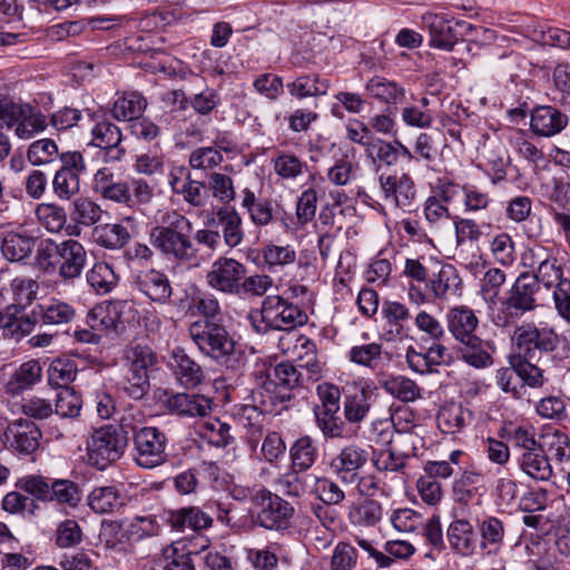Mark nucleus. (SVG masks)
<instances>
[{
  "instance_id": "11",
  "label": "nucleus",
  "mask_w": 570,
  "mask_h": 570,
  "mask_svg": "<svg viewBox=\"0 0 570 570\" xmlns=\"http://www.w3.org/2000/svg\"><path fill=\"white\" fill-rule=\"evenodd\" d=\"M247 273L244 263L236 258L219 256L209 266L205 274L206 285L220 294L236 296L240 287V279Z\"/></svg>"
},
{
  "instance_id": "38",
  "label": "nucleus",
  "mask_w": 570,
  "mask_h": 570,
  "mask_svg": "<svg viewBox=\"0 0 570 570\" xmlns=\"http://www.w3.org/2000/svg\"><path fill=\"white\" fill-rule=\"evenodd\" d=\"M42 376V368L38 361L30 360L22 363L10 376L4 386L7 394L12 396L19 395L26 390H29Z\"/></svg>"
},
{
  "instance_id": "1",
  "label": "nucleus",
  "mask_w": 570,
  "mask_h": 570,
  "mask_svg": "<svg viewBox=\"0 0 570 570\" xmlns=\"http://www.w3.org/2000/svg\"><path fill=\"white\" fill-rule=\"evenodd\" d=\"M149 240L168 261L187 264L197 258L198 249L193 242V223L177 210L163 215L161 225L151 228Z\"/></svg>"
},
{
  "instance_id": "16",
  "label": "nucleus",
  "mask_w": 570,
  "mask_h": 570,
  "mask_svg": "<svg viewBox=\"0 0 570 570\" xmlns=\"http://www.w3.org/2000/svg\"><path fill=\"white\" fill-rule=\"evenodd\" d=\"M255 376L259 386L268 393L276 387L293 390L311 382L306 380L304 372L289 362L268 367L265 363L257 365Z\"/></svg>"
},
{
  "instance_id": "36",
  "label": "nucleus",
  "mask_w": 570,
  "mask_h": 570,
  "mask_svg": "<svg viewBox=\"0 0 570 570\" xmlns=\"http://www.w3.org/2000/svg\"><path fill=\"white\" fill-rule=\"evenodd\" d=\"M296 366L305 371L306 380L315 382L321 375V365L316 356L315 344L304 335L296 336L294 345Z\"/></svg>"
},
{
  "instance_id": "9",
  "label": "nucleus",
  "mask_w": 570,
  "mask_h": 570,
  "mask_svg": "<svg viewBox=\"0 0 570 570\" xmlns=\"http://www.w3.org/2000/svg\"><path fill=\"white\" fill-rule=\"evenodd\" d=\"M258 509L257 521L267 530L283 531L291 527L295 509L285 499L267 489L257 490L252 497Z\"/></svg>"
},
{
  "instance_id": "5",
  "label": "nucleus",
  "mask_w": 570,
  "mask_h": 570,
  "mask_svg": "<svg viewBox=\"0 0 570 570\" xmlns=\"http://www.w3.org/2000/svg\"><path fill=\"white\" fill-rule=\"evenodd\" d=\"M21 490L42 502H57L76 508L81 501L79 485L68 479H51L41 475H28L19 481Z\"/></svg>"
},
{
  "instance_id": "20",
  "label": "nucleus",
  "mask_w": 570,
  "mask_h": 570,
  "mask_svg": "<svg viewBox=\"0 0 570 570\" xmlns=\"http://www.w3.org/2000/svg\"><path fill=\"white\" fill-rule=\"evenodd\" d=\"M88 255L85 246L72 238L61 242L57 273L63 283H72L79 278L87 264Z\"/></svg>"
},
{
  "instance_id": "22",
  "label": "nucleus",
  "mask_w": 570,
  "mask_h": 570,
  "mask_svg": "<svg viewBox=\"0 0 570 570\" xmlns=\"http://www.w3.org/2000/svg\"><path fill=\"white\" fill-rule=\"evenodd\" d=\"M91 188L102 199L126 205L131 203L129 183L119 179L108 168H100L96 171Z\"/></svg>"
},
{
  "instance_id": "51",
  "label": "nucleus",
  "mask_w": 570,
  "mask_h": 570,
  "mask_svg": "<svg viewBox=\"0 0 570 570\" xmlns=\"http://www.w3.org/2000/svg\"><path fill=\"white\" fill-rule=\"evenodd\" d=\"M102 213L100 205L86 196L75 198L69 208L70 219L76 225L85 227L97 224L101 219Z\"/></svg>"
},
{
  "instance_id": "44",
  "label": "nucleus",
  "mask_w": 570,
  "mask_h": 570,
  "mask_svg": "<svg viewBox=\"0 0 570 570\" xmlns=\"http://www.w3.org/2000/svg\"><path fill=\"white\" fill-rule=\"evenodd\" d=\"M36 244V238L26 234L9 232L1 242L3 257L12 263L22 262L28 258Z\"/></svg>"
},
{
  "instance_id": "49",
  "label": "nucleus",
  "mask_w": 570,
  "mask_h": 570,
  "mask_svg": "<svg viewBox=\"0 0 570 570\" xmlns=\"http://www.w3.org/2000/svg\"><path fill=\"white\" fill-rule=\"evenodd\" d=\"M340 407L314 409L316 426L326 439L347 436L345 419L338 415Z\"/></svg>"
},
{
  "instance_id": "15",
  "label": "nucleus",
  "mask_w": 570,
  "mask_h": 570,
  "mask_svg": "<svg viewBox=\"0 0 570 570\" xmlns=\"http://www.w3.org/2000/svg\"><path fill=\"white\" fill-rule=\"evenodd\" d=\"M267 308V322L274 331H292L307 323L306 312L297 304L281 295H268L264 298Z\"/></svg>"
},
{
  "instance_id": "54",
  "label": "nucleus",
  "mask_w": 570,
  "mask_h": 570,
  "mask_svg": "<svg viewBox=\"0 0 570 570\" xmlns=\"http://www.w3.org/2000/svg\"><path fill=\"white\" fill-rule=\"evenodd\" d=\"M120 322V313L112 303L95 305L87 314L88 326L97 332L116 330Z\"/></svg>"
},
{
  "instance_id": "34",
  "label": "nucleus",
  "mask_w": 570,
  "mask_h": 570,
  "mask_svg": "<svg viewBox=\"0 0 570 570\" xmlns=\"http://www.w3.org/2000/svg\"><path fill=\"white\" fill-rule=\"evenodd\" d=\"M274 400L268 396V400L263 399L259 405H243L237 412V419L242 426L248 431L249 442H257L258 436L263 431L264 412H273Z\"/></svg>"
},
{
  "instance_id": "53",
  "label": "nucleus",
  "mask_w": 570,
  "mask_h": 570,
  "mask_svg": "<svg viewBox=\"0 0 570 570\" xmlns=\"http://www.w3.org/2000/svg\"><path fill=\"white\" fill-rule=\"evenodd\" d=\"M367 94L385 104H401L405 98V89L393 80L373 77L366 83Z\"/></svg>"
},
{
  "instance_id": "47",
  "label": "nucleus",
  "mask_w": 570,
  "mask_h": 570,
  "mask_svg": "<svg viewBox=\"0 0 570 570\" xmlns=\"http://www.w3.org/2000/svg\"><path fill=\"white\" fill-rule=\"evenodd\" d=\"M291 96L297 99L318 97L327 94L330 83L327 79L321 78L317 73L302 75L294 81L286 85Z\"/></svg>"
},
{
  "instance_id": "23",
  "label": "nucleus",
  "mask_w": 570,
  "mask_h": 570,
  "mask_svg": "<svg viewBox=\"0 0 570 570\" xmlns=\"http://www.w3.org/2000/svg\"><path fill=\"white\" fill-rule=\"evenodd\" d=\"M212 400L196 393H171L165 400V407L174 415L204 417L212 411Z\"/></svg>"
},
{
  "instance_id": "3",
  "label": "nucleus",
  "mask_w": 570,
  "mask_h": 570,
  "mask_svg": "<svg viewBox=\"0 0 570 570\" xmlns=\"http://www.w3.org/2000/svg\"><path fill=\"white\" fill-rule=\"evenodd\" d=\"M73 305L62 298L50 296L41 299L31 311L32 322L27 318L0 315V326L16 338L29 333L36 323L45 326H62L76 318Z\"/></svg>"
},
{
  "instance_id": "12",
  "label": "nucleus",
  "mask_w": 570,
  "mask_h": 570,
  "mask_svg": "<svg viewBox=\"0 0 570 570\" xmlns=\"http://www.w3.org/2000/svg\"><path fill=\"white\" fill-rule=\"evenodd\" d=\"M377 396L376 386L367 381L353 383L343 389V414L346 424L360 428L368 417Z\"/></svg>"
},
{
  "instance_id": "43",
  "label": "nucleus",
  "mask_w": 570,
  "mask_h": 570,
  "mask_svg": "<svg viewBox=\"0 0 570 570\" xmlns=\"http://www.w3.org/2000/svg\"><path fill=\"white\" fill-rule=\"evenodd\" d=\"M406 358L410 367L420 373L432 371L433 366L448 365L452 360L449 350L440 343H433L423 354L407 353Z\"/></svg>"
},
{
  "instance_id": "33",
  "label": "nucleus",
  "mask_w": 570,
  "mask_h": 570,
  "mask_svg": "<svg viewBox=\"0 0 570 570\" xmlns=\"http://www.w3.org/2000/svg\"><path fill=\"white\" fill-rule=\"evenodd\" d=\"M379 382L387 394L403 403H413L422 399L423 389L405 375L389 374Z\"/></svg>"
},
{
  "instance_id": "48",
  "label": "nucleus",
  "mask_w": 570,
  "mask_h": 570,
  "mask_svg": "<svg viewBox=\"0 0 570 570\" xmlns=\"http://www.w3.org/2000/svg\"><path fill=\"white\" fill-rule=\"evenodd\" d=\"M383 517L382 504L374 499H364L348 508L350 522L358 527H374Z\"/></svg>"
},
{
  "instance_id": "45",
  "label": "nucleus",
  "mask_w": 570,
  "mask_h": 570,
  "mask_svg": "<svg viewBox=\"0 0 570 570\" xmlns=\"http://www.w3.org/2000/svg\"><path fill=\"white\" fill-rule=\"evenodd\" d=\"M125 365L128 372L148 374L157 363V355L146 344H129L124 352Z\"/></svg>"
},
{
  "instance_id": "30",
  "label": "nucleus",
  "mask_w": 570,
  "mask_h": 570,
  "mask_svg": "<svg viewBox=\"0 0 570 570\" xmlns=\"http://www.w3.org/2000/svg\"><path fill=\"white\" fill-rule=\"evenodd\" d=\"M446 538L450 548L458 554L468 557L474 553L478 538L473 525L464 519L453 520L448 527Z\"/></svg>"
},
{
  "instance_id": "24",
  "label": "nucleus",
  "mask_w": 570,
  "mask_h": 570,
  "mask_svg": "<svg viewBox=\"0 0 570 570\" xmlns=\"http://www.w3.org/2000/svg\"><path fill=\"white\" fill-rule=\"evenodd\" d=\"M446 324L449 332L460 343L478 342L475 331L479 320L474 312L468 306L460 305L450 308L446 313Z\"/></svg>"
},
{
  "instance_id": "62",
  "label": "nucleus",
  "mask_w": 570,
  "mask_h": 570,
  "mask_svg": "<svg viewBox=\"0 0 570 570\" xmlns=\"http://www.w3.org/2000/svg\"><path fill=\"white\" fill-rule=\"evenodd\" d=\"M173 190L181 195L184 200L195 207L204 206L206 203V187L207 184H203L197 180L189 178L181 180L180 178L174 177L170 180Z\"/></svg>"
},
{
  "instance_id": "17",
  "label": "nucleus",
  "mask_w": 570,
  "mask_h": 570,
  "mask_svg": "<svg viewBox=\"0 0 570 570\" xmlns=\"http://www.w3.org/2000/svg\"><path fill=\"white\" fill-rule=\"evenodd\" d=\"M379 184L383 199L403 210H411L416 197L413 179L407 174H393L379 176Z\"/></svg>"
},
{
  "instance_id": "60",
  "label": "nucleus",
  "mask_w": 570,
  "mask_h": 570,
  "mask_svg": "<svg viewBox=\"0 0 570 570\" xmlns=\"http://www.w3.org/2000/svg\"><path fill=\"white\" fill-rule=\"evenodd\" d=\"M60 247L61 242H56L51 238L41 240L35 255V266L37 269L48 275L55 273L59 265Z\"/></svg>"
},
{
  "instance_id": "37",
  "label": "nucleus",
  "mask_w": 570,
  "mask_h": 570,
  "mask_svg": "<svg viewBox=\"0 0 570 570\" xmlns=\"http://www.w3.org/2000/svg\"><path fill=\"white\" fill-rule=\"evenodd\" d=\"M518 464L524 474L535 481H548L553 474L549 456L544 453L542 446L534 451L521 453L518 458Z\"/></svg>"
},
{
  "instance_id": "40",
  "label": "nucleus",
  "mask_w": 570,
  "mask_h": 570,
  "mask_svg": "<svg viewBox=\"0 0 570 570\" xmlns=\"http://www.w3.org/2000/svg\"><path fill=\"white\" fill-rule=\"evenodd\" d=\"M146 106L147 101L141 94L125 91L117 94L111 112L118 120L134 121L142 115Z\"/></svg>"
},
{
  "instance_id": "25",
  "label": "nucleus",
  "mask_w": 570,
  "mask_h": 570,
  "mask_svg": "<svg viewBox=\"0 0 570 570\" xmlns=\"http://www.w3.org/2000/svg\"><path fill=\"white\" fill-rule=\"evenodd\" d=\"M169 366L177 382L186 389H194L205 380L203 367L181 347H175L170 352Z\"/></svg>"
},
{
  "instance_id": "2",
  "label": "nucleus",
  "mask_w": 570,
  "mask_h": 570,
  "mask_svg": "<svg viewBox=\"0 0 570 570\" xmlns=\"http://www.w3.org/2000/svg\"><path fill=\"white\" fill-rule=\"evenodd\" d=\"M540 286L530 273H521L507 296L499 299L492 307L491 321L497 327H511L527 313L535 311L539 306L538 294Z\"/></svg>"
},
{
  "instance_id": "6",
  "label": "nucleus",
  "mask_w": 570,
  "mask_h": 570,
  "mask_svg": "<svg viewBox=\"0 0 570 570\" xmlns=\"http://www.w3.org/2000/svg\"><path fill=\"white\" fill-rule=\"evenodd\" d=\"M46 128V117L30 105L0 100V131H13L17 138L28 140Z\"/></svg>"
},
{
  "instance_id": "41",
  "label": "nucleus",
  "mask_w": 570,
  "mask_h": 570,
  "mask_svg": "<svg viewBox=\"0 0 570 570\" xmlns=\"http://www.w3.org/2000/svg\"><path fill=\"white\" fill-rule=\"evenodd\" d=\"M500 438L511 443L514 449L522 450V453L534 451L541 444L537 441V430L532 424L509 423L500 430Z\"/></svg>"
},
{
  "instance_id": "8",
  "label": "nucleus",
  "mask_w": 570,
  "mask_h": 570,
  "mask_svg": "<svg viewBox=\"0 0 570 570\" xmlns=\"http://www.w3.org/2000/svg\"><path fill=\"white\" fill-rule=\"evenodd\" d=\"M132 461L142 469H155L167 462V435L156 426L132 428Z\"/></svg>"
},
{
  "instance_id": "14",
  "label": "nucleus",
  "mask_w": 570,
  "mask_h": 570,
  "mask_svg": "<svg viewBox=\"0 0 570 570\" xmlns=\"http://www.w3.org/2000/svg\"><path fill=\"white\" fill-rule=\"evenodd\" d=\"M425 289L432 303H448L462 296L463 281L452 264H441L430 274Z\"/></svg>"
},
{
  "instance_id": "19",
  "label": "nucleus",
  "mask_w": 570,
  "mask_h": 570,
  "mask_svg": "<svg viewBox=\"0 0 570 570\" xmlns=\"http://www.w3.org/2000/svg\"><path fill=\"white\" fill-rule=\"evenodd\" d=\"M381 315L386 341H402L409 336L413 317L405 304L399 301L384 299Z\"/></svg>"
},
{
  "instance_id": "4",
  "label": "nucleus",
  "mask_w": 570,
  "mask_h": 570,
  "mask_svg": "<svg viewBox=\"0 0 570 570\" xmlns=\"http://www.w3.org/2000/svg\"><path fill=\"white\" fill-rule=\"evenodd\" d=\"M188 333L199 352L216 362H227L235 352V341L218 322L195 321Z\"/></svg>"
},
{
  "instance_id": "29",
  "label": "nucleus",
  "mask_w": 570,
  "mask_h": 570,
  "mask_svg": "<svg viewBox=\"0 0 570 570\" xmlns=\"http://www.w3.org/2000/svg\"><path fill=\"white\" fill-rule=\"evenodd\" d=\"M213 222L220 228L222 236L227 247L235 248L244 239L243 219L239 213L229 206H222L215 213Z\"/></svg>"
},
{
  "instance_id": "42",
  "label": "nucleus",
  "mask_w": 570,
  "mask_h": 570,
  "mask_svg": "<svg viewBox=\"0 0 570 570\" xmlns=\"http://www.w3.org/2000/svg\"><path fill=\"white\" fill-rule=\"evenodd\" d=\"M289 458L295 472L309 470L318 458L316 441L309 435L298 438L289 448Z\"/></svg>"
},
{
  "instance_id": "32",
  "label": "nucleus",
  "mask_w": 570,
  "mask_h": 570,
  "mask_svg": "<svg viewBox=\"0 0 570 570\" xmlns=\"http://www.w3.org/2000/svg\"><path fill=\"white\" fill-rule=\"evenodd\" d=\"M473 417L472 412L462 404L454 402L443 404L436 414V424L442 433L455 434L461 432Z\"/></svg>"
},
{
  "instance_id": "46",
  "label": "nucleus",
  "mask_w": 570,
  "mask_h": 570,
  "mask_svg": "<svg viewBox=\"0 0 570 570\" xmlns=\"http://www.w3.org/2000/svg\"><path fill=\"white\" fill-rule=\"evenodd\" d=\"M481 534V548L488 550V553H498L503 544L505 527L501 519L497 517H485L478 523Z\"/></svg>"
},
{
  "instance_id": "55",
  "label": "nucleus",
  "mask_w": 570,
  "mask_h": 570,
  "mask_svg": "<svg viewBox=\"0 0 570 570\" xmlns=\"http://www.w3.org/2000/svg\"><path fill=\"white\" fill-rule=\"evenodd\" d=\"M96 243L110 250L124 248L130 240V233L122 224H104L95 227Z\"/></svg>"
},
{
  "instance_id": "31",
  "label": "nucleus",
  "mask_w": 570,
  "mask_h": 570,
  "mask_svg": "<svg viewBox=\"0 0 570 570\" xmlns=\"http://www.w3.org/2000/svg\"><path fill=\"white\" fill-rule=\"evenodd\" d=\"M126 504V495L115 485L94 488L88 494V507L97 514L118 512Z\"/></svg>"
},
{
  "instance_id": "7",
  "label": "nucleus",
  "mask_w": 570,
  "mask_h": 570,
  "mask_svg": "<svg viewBox=\"0 0 570 570\" xmlns=\"http://www.w3.org/2000/svg\"><path fill=\"white\" fill-rule=\"evenodd\" d=\"M127 443V432L120 428L104 425L97 429L87 443L89 463L105 470L122 456Z\"/></svg>"
},
{
  "instance_id": "50",
  "label": "nucleus",
  "mask_w": 570,
  "mask_h": 570,
  "mask_svg": "<svg viewBox=\"0 0 570 570\" xmlns=\"http://www.w3.org/2000/svg\"><path fill=\"white\" fill-rule=\"evenodd\" d=\"M180 542L164 549L163 556L154 560L157 570H195L191 560V551Z\"/></svg>"
},
{
  "instance_id": "59",
  "label": "nucleus",
  "mask_w": 570,
  "mask_h": 570,
  "mask_svg": "<svg viewBox=\"0 0 570 570\" xmlns=\"http://www.w3.org/2000/svg\"><path fill=\"white\" fill-rule=\"evenodd\" d=\"M87 282L97 294L110 293L118 284V275L106 262L96 263L87 273Z\"/></svg>"
},
{
  "instance_id": "56",
  "label": "nucleus",
  "mask_w": 570,
  "mask_h": 570,
  "mask_svg": "<svg viewBox=\"0 0 570 570\" xmlns=\"http://www.w3.org/2000/svg\"><path fill=\"white\" fill-rule=\"evenodd\" d=\"M424 22L429 27L430 45L434 48L451 50L454 45V35L450 21L442 14H426Z\"/></svg>"
},
{
  "instance_id": "35",
  "label": "nucleus",
  "mask_w": 570,
  "mask_h": 570,
  "mask_svg": "<svg viewBox=\"0 0 570 570\" xmlns=\"http://www.w3.org/2000/svg\"><path fill=\"white\" fill-rule=\"evenodd\" d=\"M240 198V206L247 212L253 225L265 227L274 220V208L271 199L257 198L249 188L242 190Z\"/></svg>"
},
{
  "instance_id": "61",
  "label": "nucleus",
  "mask_w": 570,
  "mask_h": 570,
  "mask_svg": "<svg viewBox=\"0 0 570 570\" xmlns=\"http://www.w3.org/2000/svg\"><path fill=\"white\" fill-rule=\"evenodd\" d=\"M530 357L523 355L514 356L510 364L517 368L518 376L522 381L521 384L528 385L532 389H540L547 382L544 371L531 363Z\"/></svg>"
},
{
  "instance_id": "28",
  "label": "nucleus",
  "mask_w": 570,
  "mask_h": 570,
  "mask_svg": "<svg viewBox=\"0 0 570 570\" xmlns=\"http://www.w3.org/2000/svg\"><path fill=\"white\" fill-rule=\"evenodd\" d=\"M168 523L174 530L199 532L213 525V518L199 507H183L168 512Z\"/></svg>"
},
{
  "instance_id": "10",
  "label": "nucleus",
  "mask_w": 570,
  "mask_h": 570,
  "mask_svg": "<svg viewBox=\"0 0 570 570\" xmlns=\"http://www.w3.org/2000/svg\"><path fill=\"white\" fill-rule=\"evenodd\" d=\"M556 330L547 324L537 325L533 322L523 323L515 327L512 342L520 355L533 358L535 352L551 353L559 344Z\"/></svg>"
},
{
  "instance_id": "18",
  "label": "nucleus",
  "mask_w": 570,
  "mask_h": 570,
  "mask_svg": "<svg viewBox=\"0 0 570 570\" xmlns=\"http://www.w3.org/2000/svg\"><path fill=\"white\" fill-rule=\"evenodd\" d=\"M40 429L31 421L18 419L10 422L4 432L3 439L7 446L20 454H32L39 448L41 439Z\"/></svg>"
},
{
  "instance_id": "58",
  "label": "nucleus",
  "mask_w": 570,
  "mask_h": 570,
  "mask_svg": "<svg viewBox=\"0 0 570 570\" xmlns=\"http://www.w3.org/2000/svg\"><path fill=\"white\" fill-rule=\"evenodd\" d=\"M35 214L40 225L53 234L63 229L68 218L66 209L56 203L38 204Z\"/></svg>"
},
{
  "instance_id": "52",
  "label": "nucleus",
  "mask_w": 570,
  "mask_h": 570,
  "mask_svg": "<svg viewBox=\"0 0 570 570\" xmlns=\"http://www.w3.org/2000/svg\"><path fill=\"white\" fill-rule=\"evenodd\" d=\"M198 435L216 448H226L234 442L230 425L218 417H209L197 425Z\"/></svg>"
},
{
  "instance_id": "27",
  "label": "nucleus",
  "mask_w": 570,
  "mask_h": 570,
  "mask_svg": "<svg viewBox=\"0 0 570 570\" xmlns=\"http://www.w3.org/2000/svg\"><path fill=\"white\" fill-rule=\"evenodd\" d=\"M567 125L568 116L551 106L537 107L531 114V129L540 137H552Z\"/></svg>"
},
{
  "instance_id": "63",
  "label": "nucleus",
  "mask_w": 570,
  "mask_h": 570,
  "mask_svg": "<svg viewBox=\"0 0 570 570\" xmlns=\"http://www.w3.org/2000/svg\"><path fill=\"white\" fill-rule=\"evenodd\" d=\"M382 345L373 342L351 347L347 353V358L354 364L373 371L382 362Z\"/></svg>"
},
{
  "instance_id": "21",
  "label": "nucleus",
  "mask_w": 570,
  "mask_h": 570,
  "mask_svg": "<svg viewBox=\"0 0 570 570\" xmlns=\"http://www.w3.org/2000/svg\"><path fill=\"white\" fill-rule=\"evenodd\" d=\"M135 286L150 301L157 304H168L173 287L168 276L158 269L149 268L139 272L134 281Z\"/></svg>"
},
{
  "instance_id": "64",
  "label": "nucleus",
  "mask_w": 570,
  "mask_h": 570,
  "mask_svg": "<svg viewBox=\"0 0 570 570\" xmlns=\"http://www.w3.org/2000/svg\"><path fill=\"white\" fill-rule=\"evenodd\" d=\"M52 190L60 200H70L80 191V177L77 173L60 168L53 176Z\"/></svg>"
},
{
  "instance_id": "57",
  "label": "nucleus",
  "mask_w": 570,
  "mask_h": 570,
  "mask_svg": "<svg viewBox=\"0 0 570 570\" xmlns=\"http://www.w3.org/2000/svg\"><path fill=\"white\" fill-rule=\"evenodd\" d=\"M544 453L557 464L563 465L570 462V438L556 430L552 433L543 435V443L541 444Z\"/></svg>"
},
{
  "instance_id": "26",
  "label": "nucleus",
  "mask_w": 570,
  "mask_h": 570,
  "mask_svg": "<svg viewBox=\"0 0 570 570\" xmlns=\"http://www.w3.org/2000/svg\"><path fill=\"white\" fill-rule=\"evenodd\" d=\"M485 474L471 466L460 473L452 482V498L456 503L468 504L485 492Z\"/></svg>"
},
{
  "instance_id": "13",
  "label": "nucleus",
  "mask_w": 570,
  "mask_h": 570,
  "mask_svg": "<svg viewBox=\"0 0 570 570\" xmlns=\"http://www.w3.org/2000/svg\"><path fill=\"white\" fill-rule=\"evenodd\" d=\"M370 449L355 442L344 445L330 462L332 473L342 483L353 484L370 460Z\"/></svg>"
},
{
  "instance_id": "39",
  "label": "nucleus",
  "mask_w": 570,
  "mask_h": 570,
  "mask_svg": "<svg viewBox=\"0 0 570 570\" xmlns=\"http://www.w3.org/2000/svg\"><path fill=\"white\" fill-rule=\"evenodd\" d=\"M264 266L269 273H281L297 261L295 248L289 245L268 243L261 250Z\"/></svg>"
}]
</instances>
